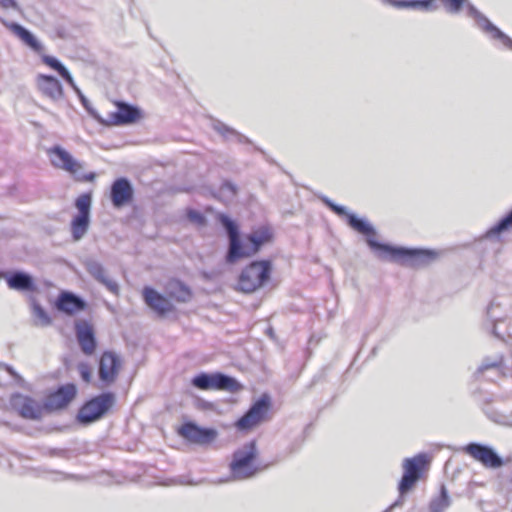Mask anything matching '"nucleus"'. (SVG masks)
Masks as SVG:
<instances>
[{
  "instance_id": "de8ad7c7",
  "label": "nucleus",
  "mask_w": 512,
  "mask_h": 512,
  "mask_svg": "<svg viewBox=\"0 0 512 512\" xmlns=\"http://www.w3.org/2000/svg\"><path fill=\"white\" fill-rule=\"evenodd\" d=\"M256 150L260 151L261 153H264L261 148L255 147Z\"/></svg>"
},
{
  "instance_id": "b1692460",
  "label": "nucleus",
  "mask_w": 512,
  "mask_h": 512,
  "mask_svg": "<svg viewBox=\"0 0 512 512\" xmlns=\"http://www.w3.org/2000/svg\"><path fill=\"white\" fill-rule=\"evenodd\" d=\"M142 295L146 305L160 317L165 316L174 308L169 299L151 287H144Z\"/></svg>"
},
{
  "instance_id": "c85d7f7f",
  "label": "nucleus",
  "mask_w": 512,
  "mask_h": 512,
  "mask_svg": "<svg viewBox=\"0 0 512 512\" xmlns=\"http://www.w3.org/2000/svg\"><path fill=\"white\" fill-rule=\"evenodd\" d=\"M213 129L217 133H219L226 141H232L239 144L251 143V140L248 137L236 131L235 129L229 127L221 121H215L213 123Z\"/></svg>"
},
{
  "instance_id": "58836bf2",
  "label": "nucleus",
  "mask_w": 512,
  "mask_h": 512,
  "mask_svg": "<svg viewBox=\"0 0 512 512\" xmlns=\"http://www.w3.org/2000/svg\"><path fill=\"white\" fill-rule=\"evenodd\" d=\"M176 285L180 289V295L177 296V300L186 301L190 297V291L187 287H185L181 282H176Z\"/></svg>"
},
{
  "instance_id": "1a4fd4ad",
  "label": "nucleus",
  "mask_w": 512,
  "mask_h": 512,
  "mask_svg": "<svg viewBox=\"0 0 512 512\" xmlns=\"http://www.w3.org/2000/svg\"><path fill=\"white\" fill-rule=\"evenodd\" d=\"M194 387L201 390H224L236 393L242 389V385L233 377L223 373H199L191 380Z\"/></svg>"
},
{
  "instance_id": "37998d69",
  "label": "nucleus",
  "mask_w": 512,
  "mask_h": 512,
  "mask_svg": "<svg viewBox=\"0 0 512 512\" xmlns=\"http://www.w3.org/2000/svg\"><path fill=\"white\" fill-rule=\"evenodd\" d=\"M501 329H510L512 331V319L508 317V320H506L505 323L501 325Z\"/></svg>"
},
{
  "instance_id": "6e6552de",
  "label": "nucleus",
  "mask_w": 512,
  "mask_h": 512,
  "mask_svg": "<svg viewBox=\"0 0 512 512\" xmlns=\"http://www.w3.org/2000/svg\"><path fill=\"white\" fill-rule=\"evenodd\" d=\"M486 316L487 320L484 325L492 335L502 341H505L507 337H512L510 329H501V325L508 320V303L494 298L487 307Z\"/></svg>"
},
{
  "instance_id": "4c0bfd02",
  "label": "nucleus",
  "mask_w": 512,
  "mask_h": 512,
  "mask_svg": "<svg viewBox=\"0 0 512 512\" xmlns=\"http://www.w3.org/2000/svg\"><path fill=\"white\" fill-rule=\"evenodd\" d=\"M220 190L223 193L228 192L231 196H234L237 192L236 186L230 181L223 182L220 187Z\"/></svg>"
},
{
  "instance_id": "2f4dec72",
  "label": "nucleus",
  "mask_w": 512,
  "mask_h": 512,
  "mask_svg": "<svg viewBox=\"0 0 512 512\" xmlns=\"http://www.w3.org/2000/svg\"><path fill=\"white\" fill-rule=\"evenodd\" d=\"M451 500L444 485L441 486L440 494L431 499L428 512H445L450 506Z\"/></svg>"
},
{
  "instance_id": "e433bc0d",
  "label": "nucleus",
  "mask_w": 512,
  "mask_h": 512,
  "mask_svg": "<svg viewBox=\"0 0 512 512\" xmlns=\"http://www.w3.org/2000/svg\"><path fill=\"white\" fill-rule=\"evenodd\" d=\"M187 217L191 222H194L200 226L206 224V218L204 217V215L201 212H199L197 210L189 209L187 211Z\"/></svg>"
},
{
  "instance_id": "f8f14e48",
  "label": "nucleus",
  "mask_w": 512,
  "mask_h": 512,
  "mask_svg": "<svg viewBox=\"0 0 512 512\" xmlns=\"http://www.w3.org/2000/svg\"><path fill=\"white\" fill-rule=\"evenodd\" d=\"M320 199L335 214L338 216H345L349 226L357 232L365 235L366 239L368 237L374 238L376 236L375 228L366 219L358 218L355 214L349 213L345 206L334 203L327 196H322Z\"/></svg>"
},
{
  "instance_id": "7c9ffc66",
  "label": "nucleus",
  "mask_w": 512,
  "mask_h": 512,
  "mask_svg": "<svg viewBox=\"0 0 512 512\" xmlns=\"http://www.w3.org/2000/svg\"><path fill=\"white\" fill-rule=\"evenodd\" d=\"M90 216L75 215L71 221V233L75 241L80 240L87 232Z\"/></svg>"
},
{
  "instance_id": "f704fd0d",
  "label": "nucleus",
  "mask_w": 512,
  "mask_h": 512,
  "mask_svg": "<svg viewBox=\"0 0 512 512\" xmlns=\"http://www.w3.org/2000/svg\"><path fill=\"white\" fill-rule=\"evenodd\" d=\"M32 313L35 318H37L38 325L41 326H48L51 324V318L47 314V312L44 310V308L37 302H33L32 304Z\"/></svg>"
},
{
  "instance_id": "0eeeda50",
  "label": "nucleus",
  "mask_w": 512,
  "mask_h": 512,
  "mask_svg": "<svg viewBox=\"0 0 512 512\" xmlns=\"http://www.w3.org/2000/svg\"><path fill=\"white\" fill-rule=\"evenodd\" d=\"M116 396L112 392L101 393L88 400L78 411L77 420L82 424H90L104 417L114 406Z\"/></svg>"
},
{
  "instance_id": "4468645a",
  "label": "nucleus",
  "mask_w": 512,
  "mask_h": 512,
  "mask_svg": "<svg viewBox=\"0 0 512 512\" xmlns=\"http://www.w3.org/2000/svg\"><path fill=\"white\" fill-rule=\"evenodd\" d=\"M178 434L192 444L207 446L218 437V431L214 428L200 427L194 422H186L178 429Z\"/></svg>"
},
{
  "instance_id": "bb28decb",
  "label": "nucleus",
  "mask_w": 512,
  "mask_h": 512,
  "mask_svg": "<svg viewBox=\"0 0 512 512\" xmlns=\"http://www.w3.org/2000/svg\"><path fill=\"white\" fill-rule=\"evenodd\" d=\"M476 377H483L486 380L494 381L504 375L503 371V357L495 359L485 358L481 365L478 367Z\"/></svg>"
},
{
  "instance_id": "ddd939ff",
  "label": "nucleus",
  "mask_w": 512,
  "mask_h": 512,
  "mask_svg": "<svg viewBox=\"0 0 512 512\" xmlns=\"http://www.w3.org/2000/svg\"><path fill=\"white\" fill-rule=\"evenodd\" d=\"M463 451L485 468L497 469L504 464L503 459L494 448L485 444L471 442L463 448Z\"/></svg>"
},
{
  "instance_id": "6ab92c4d",
  "label": "nucleus",
  "mask_w": 512,
  "mask_h": 512,
  "mask_svg": "<svg viewBox=\"0 0 512 512\" xmlns=\"http://www.w3.org/2000/svg\"><path fill=\"white\" fill-rule=\"evenodd\" d=\"M51 158V163L54 167L68 171L79 180V169L81 164L72 157V155L63 149L61 146L56 145L48 150Z\"/></svg>"
},
{
  "instance_id": "79ce46f5",
  "label": "nucleus",
  "mask_w": 512,
  "mask_h": 512,
  "mask_svg": "<svg viewBox=\"0 0 512 512\" xmlns=\"http://www.w3.org/2000/svg\"><path fill=\"white\" fill-rule=\"evenodd\" d=\"M95 179V173L93 172H90L88 174H85L83 176H80L79 175V180H82V181H93Z\"/></svg>"
},
{
  "instance_id": "f257e3e1",
  "label": "nucleus",
  "mask_w": 512,
  "mask_h": 512,
  "mask_svg": "<svg viewBox=\"0 0 512 512\" xmlns=\"http://www.w3.org/2000/svg\"><path fill=\"white\" fill-rule=\"evenodd\" d=\"M0 21L3 26L16 36L24 45L30 48L34 53L38 54L44 64L55 70L62 77V79L74 90L82 106L92 118L99 122H104L87 97L82 93L81 89L76 85L68 69L56 57L44 54V45L32 32L16 22L4 19H0Z\"/></svg>"
},
{
  "instance_id": "473e14b6",
  "label": "nucleus",
  "mask_w": 512,
  "mask_h": 512,
  "mask_svg": "<svg viewBox=\"0 0 512 512\" xmlns=\"http://www.w3.org/2000/svg\"><path fill=\"white\" fill-rule=\"evenodd\" d=\"M512 227V210L487 231L488 237L496 236Z\"/></svg>"
},
{
  "instance_id": "ea45409f",
  "label": "nucleus",
  "mask_w": 512,
  "mask_h": 512,
  "mask_svg": "<svg viewBox=\"0 0 512 512\" xmlns=\"http://www.w3.org/2000/svg\"><path fill=\"white\" fill-rule=\"evenodd\" d=\"M0 6L3 9H14L16 11H20V6L16 0H0Z\"/></svg>"
},
{
  "instance_id": "a18cd8bd",
  "label": "nucleus",
  "mask_w": 512,
  "mask_h": 512,
  "mask_svg": "<svg viewBox=\"0 0 512 512\" xmlns=\"http://www.w3.org/2000/svg\"><path fill=\"white\" fill-rule=\"evenodd\" d=\"M7 272H0V278H4V274H6Z\"/></svg>"
},
{
  "instance_id": "412c9836",
  "label": "nucleus",
  "mask_w": 512,
  "mask_h": 512,
  "mask_svg": "<svg viewBox=\"0 0 512 512\" xmlns=\"http://www.w3.org/2000/svg\"><path fill=\"white\" fill-rule=\"evenodd\" d=\"M84 267L89 275L94 278L97 282L102 284L108 291L114 295L119 293L118 283L111 279L106 272V269L99 261L88 258L84 261Z\"/></svg>"
},
{
  "instance_id": "a211bd4d",
  "label": "nucleus",
  "mask_w": 512,
  "mask_h": 512,
  "mask_svg": "<svg viewBox=\"0 0 512 512\" xmlns=\"http://www.w3.org/2000/svg\"><path fill=\"white\" fill-rule=\"evenodd\" d=\"M35 84L39 93L54 103H58L64 98V90L60 81L47 74H38L35 78Z\"/></svg>"
},
{
  "instance_id": "a878e982",
  "label": "nucleus",
  "mask_w": 512,
  "mask_h": 512,
  "mask_svg": "<svg viewBox=\"0 0 512 512\" xmlns=\"http://www.w3.org/2000/svg\"><path fill=\"white\" fill-rule=\"evenodd\" d=\"M4 279L7 286L16 291L22 292H35L37 291V285L33 277L24 271H9L4 274Z\"/></svg>"
},
{
  "instance_id": "7ed1b4c3",
  "label": "nucleus",
  "mask_w": 512,
  "mask_h": 512,
  "mask_svg": "<svg viewBox=\"0 0 512 512\" xmlns=\"http://www.w3.org/2000/svg\"><path fill=\"white\" fill-rule=\"evenodd\" d=\"M366 243L378 259L403 266L422 267L437 258V253L433 250L395 247L380 243L371 237L366 239Z\"/></svg>"
},
{
  "instance_id": "5701e85b",
  "label": "nucleus",
  "mask_w": 512,
  "mask_h": 512,
  "mask_svg": "<svg viewBox=\"0 0 512 512\" xmlns=\"http://www.w3.org/2000/svg\"><path fill=\"white\" fill-rule=\"evenodd\" d=\"M141 116L140 110L125 102L117 103V111L109 114L105 121L108 125H127L136 122Z\"/></svg>"
},
{
  "instance_id": "f03ea898",
  "label": "nucleus",
  "mask_w": 512,
  "mask_h": 512,
  "mask_svg": "<svg viewBox=\"0 0 512 512\" xmlns=\"http://www.w3.org/2000/svg\"><path fill=\"white\" fill-rule=\"evenodd\" d=\"M219 221L229 238V246L226 255V260L229 263H234L241 258L253 256L271 239L269 229L262 227L246 235L245 240L248 243L244 244L240 238L238 226L233 220L224 214H220Z\"/></svg>"
},
{
  "instance_id": "dca6fc26",
  "label": "nucleus",
  "mask_w": 512,
  "mask_h": 512,
  "mask_svg": "<svg viewBox=\"0 0 512 512\" xmlns=\"http://www.w3.org/2000/svg\"><path fill=\"white\" fill-rule=\"evenodd\" d=\"M270 406V399L263 395L258 399L249 410L237 421L236 426L239 430H249L258 425L267 413Z\"/></svg>"
},
{
  "instance_id": "72a5a7b5",
  "label": "nucleus",
  "mask_w": 512,
  "mask_h": 512,
  "mask_svg": "<svg viewBox=\"0 0 512 512\" xmlns=\"http://www.w3.org/2000/svg\"><path fill=\"white\" fill-rule=\"evenodd\" d=\"M91 203L92 196L90 193H84L78 196L75 200V207L78 210V215L90 216Z\"/></svg>"
},
{
  "instance_id": "39448f33",
  "label": "nucleus",
  "mask_w": 512,
  "mask_h": 512,
  "mask_svg": "<svg viewBox=\"0 0 512 512\" xmlns=\"http://www.w3.org/2000/svg\"><path fill=\"white\" fill-rule=\"evenodd\" d=\"M256 456L257 447L254 440L245 443L234 451L229 465L231 477L234 480H245L255 476L259 471V468L254 464Z\"/></svg>"
},
{
  "instance_id": "aec40b11",
  "label": "nucleus",
  "mask_w": 512,
  "mask_h": 512,
  "mask_svg": "<svg viewBox=\"0 0 512 512\" xmlns=\"http://www.w3.org/2000/svg\"><path fill=\"white\" fill-rule=\"evenodd\" d=\"M133 197L134 189L127 178L121 177L112 183L110 189V200L115 208H121L130 204Z\"/></svg>"
},
{
  "instance_id": "20e7f679",
  "label": "nucleus",
  "mask_w": 512,
  "mask_h": 512,
  "mask_svg": "<svg viewBox=\"0 0 512 512\" xmlns=\"http://www.w3.org/2000/svg\"><path fill=\"white\" fill-rule=\"evenodd\" d=\"M444 8L450 14H458L466 9L467 16L473 18L476 26L490 39L499 41L504 47L512 50V39L496 27L469 0H441Z\"/></svg>"
},
{
  "instance_id": "c756f323",
  "label": "nucleus",
  "mask_w": 512,
  "mask_h": 512,
  "mask_svg": "<svg viewBox=\"0 0 512 512\" xmlns=\"http://www.w3.org/2000/svg\"><path fill=\"white\" fill-rule=\"evenodd\" d=\"M385 3L397 9H411L420 11H432L434 5L432 0H384Z\"/></svg>"
},
{
  "instance_id": "4be33fe9",
  "label": "nucleus",
  "mask_w": 512,
  "mask_h": 512,
  "mask_svg": "<svg viewBox=\"0 0 512 512\" xmlns=\"http://www.w3.org/2000/svg\"><path fill=\"white\" fill-rule=\"evenodd\" d=\"M76 386L72 383L60 386L55 392L47 396L44 408L48 410L61 409L67 406L76 395Z\"/></svg>"
},
{
  "instance_id": "cd10ccee",
  "label": "nucleus",
  "mask_w": 512,
  "mask_h": 512,
  "mask_svg": "<svg viewBox=\"0 0 512 512\" xmlns=\"http://www.w3.org/2000/svg\"><path fill=\"white\" fill-rule=\"evenodd\" d=\"M85 307V301L71 292H62L56 301V308L68 315L82 311Z\"/></svg>"
},
{
  "instance_id": "49530a36",
  "label": "nucleus",
  "mask_w": 512,
  "mask_h": 512,
  "mask_svg": "<svg viewBox=\"0 0 512 512\" xmlns=\"http://www.w3.org/2000/svg\"><path fill=\"white\" fill-rule=\"evenodd\" d=\"M268 333H269V335H272L273 332H272L271 328L268 329Z\"/></svg>"
},
{
  "instance_id": "a19ab883",
  "label": "nucleus",
  "mask_w": 512,
  "mask_h": 512,
  "mask_svg": "<svg viewBox=\"0 0 512 512\" xmlns=\"http://www.w3.org/2000/svg\"><path fill=\"white\" fill-rule=\"evenodd\" d=\"M0 368L4 369L14 379H21L20 375L14 370V368L11 365L0 362Z\"/></svg>"
},
{
  "instance_id": "9d476101",
  "label": "nucleus",
  "mask_w": 512,
  "mask_h": 512,
  "mask_svg": "<svg viewBox=\"0 0 512 512\" xmlns=\"http://www.w3.org/2000/svg\"><path fill=\"white\" fill-rule=\"evenodd\" d=\"M427 464V457L425 454H418L413 458H406L403 461L404 473L400 480L398 490L400 499H398L390 508L400 505L402 497L409 492L416 482L420 479L422 471Z\"/></svg>"
},
{
  "instance_id": "c03bdc74",
  "label": "nucleus",
  "mask_w": 512,
  "mask_h": 512,
  "mask_svg": "<svg viewBox=\"0 0 512 512\" xmlns=\"http://www.w3.org/2000/svg\"><path fill=\"white\" fill-rule=\"evenodd\" d=\"M65 453H66L65 450H59V451L54 450L53 451V454L58 455V456H62V457H64Z\"/></svg>"
},
{
  "instance_id": "c9c22d12",
  "label": "nucleus",
  "mask_w": 512,
  "mask_h": 512,
  "mask_svg": "<svg viewBox=\"0 0 512 512\" xmlns=\"http://www.w3.org/2000/svg\"><path fill=\"white\" fill-rule=\"evenodd\" d=\"M78 372L82 378V380L86 383H89L92 378V369L90 365L86 362H81L78 364Z\"/></svg>"
},
{
  "instance_id": "f3484780",
  "label": "nucleus",
  "mask_w": 512,
  "mask_h": 512,
  "mask_svg": "<svg viewBox=\"0 0 512 512\" xmlns=\"http://www.w3.org/2000/svg\"><path fill=\"white\" fill-rule=\"evenodd\" d=\"M120 365V358L114 352L106 351L102 354L99 361L98 376L103 387L115 382Z\"/></svg>"
},
{
  "instance_id": "9b49d317",
  "label": "nucleus",
  "mask_w": 512,
  "mask_h": 512,
  "mask_svg": "<svg viewBox=\"0 0 512 512\" xmlns=\"http://www.w3.org/2000/svg\"><path fill=\"white\" fill-rule=\"evenodd\" d=\"M320 199L335 214L338 216H345L349 226L357 232L365 235L366 239L368 237L374 238L376 236L375 228L366 219L358 218L355 214L349 213L345 206L334 203L327 196H322Z\"/></svg>"
},
{
  "instance_id": "393cba45",
  "label": "nucleus",
  "mask_w": 512,
  "mask_h": 512,
  "mask_svg": "<svg viewBox=\"0 0 512 512\" xmlns=\"http://www.w3.org/2000/svg\"><path fill=\"white\" fill-rule=\"evenodd\" d=\"M75 333L81 351L85 355H92L96 349V339L93 327L87 321H77L75 323Z\"/></svg>"
},
{
  "instance_id": "2eb2a0df",
  "label": "nucleus",
  "mask_w": 512,
  "mask_h": 512,
  "mask_svg": "<svg viewBox=\"0 0 512 512\" xmlns=\"http://www.w3.org/2000/svg\"><path fill=\"white\" fill-rule=\"evenodd\" d=\"M10 405L22 418L38 420L44 407L32 397L16 393L11 396Z\"/></svg>"
},
{
  "instance_id": "423d86ee",
  "label": "nucleus",
  "mask_w": 512,
  "mask_h": 512,
  "mask_svg": "<svg viewBox=\"0 0 512 512\" xmlns=\"http://www.w3.org/2000/svg\"><path fill=\"white\" fill-rule=\"evenodd\" d=\"M271 272L272 265L269 260L251 262L238 277L239 290L245 293L256 291L268 282Z\"/></svg>"
}]
</instances>
